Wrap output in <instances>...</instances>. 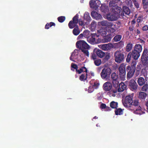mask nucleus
Instances as JSON below:
<instances>
[{
  "label": "nucleus",
  "mask_w": 148,
  "mask_h": 148,
  "mask_svg": "<svg viewBox=\"0 0 148 148\" xmlns=\"http://www.w3.org/2000/svg\"><path fill=\"white\" fill-rule=\"evenodd\" d=\"M120 0H112L109 3L110 7L112 8L114 11L106 15H104V17L105 18L110 21L116 20L119 17V16H124V13L121 11V8L116 6V4Z\"/></svg>",
  "instance_id": "1"
},
{
  "label": "nucleus",
  "mask_w": 148,
  "mask_h": 148,
  "mask_svg": "<svg viewBox=\"0 0 148 148\" xmlns=\"http://www.w3.org/2000/svg\"><path fill=\"white\" fill-rule=\"evenodd\" d=\"M77 47L82 50L85 56L88 57L89 54L88 50L89 46L84 40H81L77 41L76 43Z\"/></svg>",
  "instance_id": "2"
},
{
  "label": "nucleus",
  "mask_w": 148,
  "mask_h": 148,
  "mask_svg": "<svg viewBox=\"0 0 148 148\" xmlns=\"http://www.w3.org/2000/svg\"><path fill=\"white\" fill-rule=\"evenodd\" d=\"M112 87V84L109 82L104 83L103 86V88L105 91H110L108 94L110 97H114L115 96V94L117 92V90L116 89L111 90Z\"/></svg>",
  "instance_id": "3"
},
{
  "label": "nucleus",
  "mask_w": 148,
  "mask_h": 148,
  "mask_svg": "<svg viewBox=\"0 0 148 148\" xmlns=\"http://www.w3.org/2000/svg\"><path fill=\"white\" fill-rule=\"evenodd\" d=\"M111 73V69L109 68L106 67L102 70L100 75L102 79L108 80Z\"/></svg>",
  "instance_id": "4"
},
{
  "label": "nucleus",
  "mask_w": 148,
  "mask_h": 148,
  "mask_svg": "<svg viewBox=\"0 0 148 148\" xmlns=\"http://www.w3.org/2000/svg\"><path fill=\"white\" fill-rule=\"evenodd\" d=\"M133 95L132 94L126 97L124 100H122L123 106L126 108H129L131 104L132 103Z\"/></svg>",
  "instance_id": "5"
},
{
  "label": "nucleus",
  "mask_w": 148,
  "mask_h": 148,
  "mask_svg": "<svg viewBox=\"0 0 148 148\" xmlns=\"http://www.w3.org/2000/svg\"><path fill=\"white\" fill-rule=\"evenodd\" d=\"M125 66V64L123 63L120 65L119 68L120 78L123 80L125 79L126 77Z\"/></svg>",
  "instance_id": "6"
},
{
  "label": "nucleus",
  "mask_w": 148,
  "mask_h": 148,
  "mask_svg": "<svg viewBox=\"0 0 148 148\" xmlns=\"http://www.w3.org/2000/svg\"><path fill=\"white\" fill-rule=\"evenodd\" d=\"M114 57L115 62L118 63L121 62L124 59V55L119 51H116L115 53Z\"/></svg>",
  "instance_id": "7"
},
{
  "label": "nucleus",
  "mask_w": 148,
  "mask_h": 148,
  "mask_svg": "<svg viewBox=\"0 0 148 148\" xmlns=\"http://www.w3.org/2000/svg\"><path fill=\"white\" fill-rule=\"evenodd\" d=\"M101 4V2L99 0H91L89 2V5L91 8L97 9Z\"/></svg>",
  "instance_id": "8"
},
{
  "label": "nucleus",
  "mask_w": 148,
  "mask_h": 148,
  "mask_svg": "<svg viewBox=\"0 0 148 148\" xmlns=\"http://www.w3.org/2000/svg\"><path fill=\"white\" fill-rule=\"evenodd\" d=\"M126 69L127 71H128L127 77V79H128L133 76L135 71V68L134 67L131 68L130 66H127Z\"/></svg>",
  "instance_id": "9"
},
{
  "label": "nucleus",
  "mask_w": 148,
  "mask_h": 148,
  "mask_svg": "<svg viewBox=\"0 0 148 148\" xmlns=\"http://www.w3.org/2000/svg\"><path fill=\"white\" fill-rule=\"evenodd\" d=\"M99 47L104 51H108L112 48L113 46L111 43L99 45Z\"/></svg>",
  "instance_id": "10"
},
{
  "label": "nucleus",
  "mask_w": 148,
  "mask_h": 148,
  "mask_svg": "<svg viewBox=\"0 0 148 148\" xmlns=\"http://www.w3.org/2000/svg\"><path fill=\"white\" fill-rule=\"evenodd\" d=\"M133 110V112L136 114L141 115L145 113L140 106L132 108V110Z\"/></svg>",
  "instance_id": "11"
},
{
  "label": "nucleus",
  "mask_w": 148,
  "mask_h": 148,
  "mask_svg": "<svg viewBox=\"0 0 148 148\" xmlns=\"http://www.w3.org/2000/svg\"><path fill=\"white\" fill-rule=\"evenodd\" d=\"M79 51L77 49H75L72 53L70 59L73 62H75V60L78 57Z\"/></svg>",
  "instance_id": "12"
},
{
  "label": "nucleus",
  "mask_w": 148,
  "mask_h": 148,
  "mask_svg": "<svg viewBox=\"0 0 148 148\" xmlns=\"http://www.w3.org/2000/svg\"><path fill=\"white\" fill-rule=\"evenodd\" d=\"M111 77L113 79L112 83L114 85L116 84L118 86L119 84L118 75L116 74V73H113L111 75Z\"/></svg>",
  "instance_id": "13"
},
{
  "label": "nucleus",
  "mask_w": 148,
  "mask_h": 148,
  "mask_svg": "<svg viewBox=\"0 0 148 148\" xmlns=\"http://www.w3.org/2000/svg\"><path fill=\"white\" fill-rule=\"evenodd\" d=\"M94 53H95L100 58H102L104 56L105 53L101 50L95 48L93 50Z\"/></svg>",
  "instance_id": "14"
},
{
  "label": "nucleus",
  "mask_w": 148,
  "mask_h": 148,
  "mask_svg": "<svg viewBox=\"0 0 148 148\" xmlns=\"http://www.w3.org/2000/svg\"><path fill=\"white\" fill-rule=\"evenodd\" d=\"M117 27V26H116L115 24L110 22V23L109 24V25L108 27V28H109V30L110 32L113 33L118 28Z\"/></svg>",
  "instance_id": "15"
},
{
  "label": "nucleus",
  "mask_w": 148,
  "mask_h": 148,
  "mask_svg": "<svg viewBox=\"0 0 148 148\" xmlns=\"http://www.w3.org/2000/svg\"><path fill=\"white\" fill-rule=\"evenodd\" d=\"M129 85L131 88L133 90H136L137 88L138 85L134 79L131 80L129 83Z\"/></svg>",
  "instance_id": "16"
},
{
  "label": "nucleus",
  "mask_w": 148,
  "mask_h": 148,
  "mask_svg": "<svg viewBox=\"0 0 148 148\" xmlns=\"http://www.w3.org/2000/svg\"><path fill=\"white\" fill-rule=\"evenodd\" d=\"M91 16L92 18L96 20H98L102 18L101 15L95 11H92L91 12Z\"/></svg>",
  "instance_id": "17"
},
{
  "label": "nucleus",
  "mask_w": 148,
  "mask_h": 148,
  "mask_svg": "<svg viewBox=\"0 0 148 148\" xmlns=\"http://www.w3.org/2000/svg\"><path fill=\"white\" fill-rule=\"evenodd\" d=\"M90 84L94 88H97L99 85V82L98 80H92L90 82Z\"/></svg>",
  "instance_id": "18"
},
{
  "label": "nucleus",
  "mask_w": 148,
  "mask_h": 148,
  "mask_svg": "<svg viewBox=\"0 0 148 148\" xmlns=\"http://www.w3.org/2000/svg\"><path fill=\"white\" fill-rule=\"evenodd\" d=\"M139 105V103L138 100L137 99L134 100L133 101H132V103L131 104L130 107H129L130 109L132 110V108L138 106Z\"/></svg>",
  "instance_id": "19"
},
{
  "label": "nucleus",
  "mask_w": 148,
  "mask_h": 148,
  "mask_svg": "<svg viewBox=\"0 0 148 148\" xmlns=\"http://www.w3.org/2000/svg\"><path fill=\"white\" fill-rule=\"evenodd\" d=\"M127 86L123 82H121L119 85L118 91L119 92H123L126 88Z\"/></svg>",
  "instance_id": "20"
},
{
  "label": "nucleus",
  "mask_w": 148,
  "mask_h": 148,
  "mask_svg": "<svg viewBox=\"0 0 148 148\" xmlns=\"http://www.w3.org/2000/svg\"><path fill=\"white\" fill-rule=\"evenodd\" d=\"M98 36H99V35H97L95 34H92V37L88 39L89 42L92 44L95 43L96 42V37H97Z\"/></svg>",
  "instance_id": "21"
},
{
  "label": "nucleus",
  "mask_w": 148,
  "mask_h": 148,
  "mask_svg": "<svg viewBox=\"0 0 148 148\" xmlns=\"http://www.w3.org/2000/svg\"><path fill=\"white\" fill-rule=\"evenodd\" d=\"M90 78V77L88 76V72H85L82 74L79 77V79L81 81H84L87 78Z\"/></svg>",
  "instance_id": "22"
},
{
  "label": "nucleus",
  "mask_w": 148,
  "mask_h": 148,
  "mask_svg": "<svg viewBox=\"0 0 148 148\" xmlns=\"http://www.w3.org/2000/svg\"><path fill=\"white\" fill-rule=\"evenodd\" d=\"M131 53L132 57L135 60H137L140 56V53L134 50L132 51Z\"/></svg>",
  "instance_id": "23"
},
{
  "label": "nucleus",
  "mask_w": 148,
  "mask_h": 148,
  "mask_svg": "<svg viewBox=\"0 0 148 148\" xmlns=\"http://www.w3.org/2000/svg\"><path fill=\"white\" fill-rule=\"evenodd\" d=\"M103 37V39H102V41L103 42H107L110 41L111 38L110 34H108Z\"/></svg>",
  "instance_id": "24"
},
{
  "label": "nucleus",
  "mask_w": 148,
  "mask_h": 148,
  "mask_svg": "<svg viewBox=\"0 0 148 148\" xmlns=\"http://www.w3.org/2000/svg\"><path fill=\"white\" fill-rule=\"evenodd\" d=\"M98 34H99V35H101L103 36H104L106 35L107 33L106 30L105 29H101L99 30H98Z\"/></svg>",
  "instance_id": "25"
},
{
  "label": "nucleus",
  "mask_w": 148,
  "mask_h": 148,
  "mask_svg": "<svg viewBox=\"0 0 148 148\" xmlns=\"http://www.w3.org/2000/svg\"><path fill=\"white\" fill-rule=\"evenodd\" d=\"M141 61L143 65L145 66V67L148 66V60L146 57L144 58L143 56H142L141 58Z\"/></svg>",
  "instance_id": "26"
},
{
  "label": "nucleus",
  "mask_w": 148,
  "mask_h": 148,
  "mask_svg": "<svg viewBox=\"0 0 148 148\" xmlns=\"http://www.w3.org/2000/svg\"><path fill=\"white\" fill-rule=\"evenodd\" d=\"M142 50V46L139 44H137L134 47V50L140 53Z\"/></svg>",
  "instance_id": "27"
},
{
  "label": "nucleus",
  "mask_w": 148,
  "mask_h": 148,
  "mask_svg": "<svg viewBox=\"0 0 148 148\" xmlns=\"http://www.w3.org/2000/svg\"><path fill=\"white\" fill-rule=\"evenodd\" d=\"M147 95L146 93L142 92H140L139 93L138 97L140 99H144L146 98Z\"/></svg>",
  "instance_id": "28"
},
{
  "label": "nucleus",
  "mask_w": 148,
  "mask_h": 148,
  "mask_svg": "<svg viewBox=\"0 0 148 148\" xmlns=\"http://www.w3.org/2000/svg\"><path fill=\"white\" fill-rule=\"evenodd\" d=\"M110 22H108L106 21H102L98 23V25H102L103 26H106L108 27L109 24Z\"/></svg>",
  "instance_id": "29"
},
{
  "label": "nucleus",
  "mask_w": 148,
  "mask_h": 148,
  "mask_svg": "<svg viewBox=\"0 0 148 148\" xmlns=\"http://www.w3.org/2000/svg\"><path fill=\"white\" fill-rule=\"evenodd\" d=\"M123 12L121 10V11L127 15H129L131 11L129 8L125 6H124L123 8Z\"/></svg>",
  "instance_id": "30"
},
{
  "label": "nucleus",
  "mask_w": 148,
  "mask_h": 148,
  "mask_svg": "<svg viewBox=\"0 0 148 148\" xmlns=\"http://www.w3.org/2000/svg\"><path fill=\"white\" fill-rule=\"evenodd\" d=\"M145 82V79L142 77H139L137 81V82L140 86H143Z\"/></svg>",
  "instance_id": "31"
},
{
  "label": "nucleus",
  "mask_w": 148,
  "mask_h": 148,
  "mask_svg": "<svg viewBox=\"0 0 148 148\" xmlns=\"http://www.w3.org/2000/svg\"><path fill=\"white\" fill-rule=\"evenodd\" d=\"M84 18L85 20L87 21L88 22H89L90 21V17L88 12H85L84 14Z\"/></svg>",
  "instance_id": "32"
},
{
  "label": "nucleus",
  "mask_w": 148,
  "mask_h": 148,
  "mask_svg": "<svg viewBox=\"0 0 148 148\" xmlns=\"http://www.w3.org/2000/svg\"><path fill=\"white\" fill-rule=\"evenodd\" d=\"M77 73L78 74H80L82 72L84 73L85 72H87L86 69L85 67H82L78 70H77Z\"/></svg>",
  "instance_id": "33"
},
{
  "label": "nucleus",
  "mask_w": 148,
  "mask_h": 148,
  "mask_svg": "<svg viewBox=\"0 0 148 148\" xmlns=\"http://www.w3.org/2000/svg\"><path fill=\"white\" fill-rule=\"evenodd\" d=\"M143 8L144 9L148 11V0H143Z\"/></svg>",
  "instance_id": "34"
},
{
  "label": "nucleus",
  "mask_w": 148,
  "mask_h": 148,
  "mask_svg": "<svg viewBox=\"0 0 148 148\" xmlns=\"http://www.w3.org/2000/svg\"><path fill=\"white\" fill-rule=\"evenodd\" d=\"M101 8L102 11L105 13L107 12L108 11V7L106 6H105L104 5H102L101 6Z\"/></svg>",
  "instance_id": "35"
},
{
  "label": "nucleus",
  "mask_w": 148,
  "mask_h": 148,
  "mask_svg": "<svg viewBox=\"0 0 148 148\" xmlns=\"http://www.w3.org/2000/svg\"><path fill=\"white\" fill-rule=\"evenodd\" d=\"M73 32L75 35H77L80 33V31L78 27H76L73 30Z\"/></svg>",
  "instance_id": "36"
},
{
  "label": "nucleus",
  "mask_w": 148,
  "mask_h": 148,
  "mask_svg": "<svg viewBox=\"0 0 148 148\" xmlns=\"http://www.w3.org/2000/svg\"><path fill=\"white\" fill-rule=\"evenodd\" d=\"M96 27V23L95 21H93L91 24L90 29L91 31H93L95 29Z\"/></svg>",
  "instance_id": "37"
},
{
  "label": "nucleus",
  "mask_w": 148,
  "mask_h": 148,
  "mask_svg": "<svg viewBox=\"0 0 148 148\" xmlns=\"http://www.w3.org/2000/svg\"><path fill=\"white\" fill-rule=\"evenodd\" d=\"M132 47V43H129L127 44L126 47V51L129 52L131 50Z\"/></svg>",
  "instance_id": "38"
},
{
  "label": "nucleus",
  "mask_w": 148,
  "mask_h": 148,
  "mask_svg": "<svg viewBox=\"0 0 148 148\" xmlns=\"http://www.w3.org/2000/svg\"><path fill=\"white\" fill-rule=\"evenodd\" d=\"M77 25V24L71 21L69 23V26L70 28L72 29L75 26Z\"/></svg>",
  "instance_id": "39"
},
{
  "label": "nucleus",
  "mask_w": 148,
  "mask_h": 148,
  "mask_svg": "<svg viewBox=\"0 0 148 148\" xmlns=\"http://www.w3.org/2000/svg\"><path fill=\"white\" fill-rule=\"evenodd\" d=\"M115 112L116 114V115H120L122 114L123 113V111L120 108L116 109L115 110Z\"/></svg>",
  "instance_id": "40"
},
{
  "label": "nucleus",
  "mask_w": 148,
  "mask_h": 148,
  "mask_svg": "<svg viewBox=\"0 0 148 148\" xmlns=\"http://www.w3.org/2000/svg\"><path fill=\"white\" fill-rule=\"evenodd\" d=\"M122 36L121 35H116L114 38V40L115 42L119 41L121 40V38Z\"/></svg>",
  "instance_id": "41"
},
{
  "label": "nucleus",
  "mask_w": 148,
  "mask_h": 148,
  "mask_svg": "<svg viewBox=\"0 0 148 148\" xmlns=\"http://www.w3.org/2000/svg\"><path fill=\"white\" fill-rule=\"evenodd\" d=\"M117 103L114 101H112L110 103V106L112 108H116L117 106Z\"/></svg>",
  "instance_id": "42"
},
{
  "label": "nucleus",
  "mask_w": 148,
  "mask_h": 148,
  "mask_svg": "<svg viewBox=\"0 0 148 148\" xmlns=\"http://www.w3.org/2000/svg\"><path fill=\"white\" fill-rule=\"evenodd\" d=\"M101 63V60L100 59H97L94 61V63L97 66L100 65Z\"/></svg>",
  "instance_id": "43"
},
{
  "label": "nucleus",
  "mask_w": 148,
  "mask_h": 148,
  "mask_svg": "<svg viewBox=\"0 0 148 148\" xmlns=\"http://www.w3.org/2000/svg\"><path fill=\"white\" fill-rule=\"evenodd\" d=\"M55 24L53 22H51L49 23H47L45 26V28L47 29H48L53 25H55Z\"/></svg>",
  "instance_id": "44"
},
{
  "label": "nucleus",
  "mask_w": 148,
  "mask_h": 148,
  "mask_svg": "<svg viewBox=\"0 0 148 148\" xmlns=\"http://www.w3.org/2000/svg\"><path fill=\"white\" fill-rule=\"evenodd\" d=\"M142 90L143 91H147L148 90V84L144 85L142 88Z\"/></svg>",
  "instance_id": "45"
},
{
  "label": "nucleus",
  "mask_w": 148,
  "mask_h": 148,
  "mask_svg": "<svg viewBox=\"0 0 148 148\" xmlns=\"http://www.w3.org/2000/svg\"><path fill=\"white\" fill-rule=\"evenodd\" d=\"M83 33L84 35V36L85 37L87 38L89 36L90 32L88 30H86L84 31Z\"/></svg>",
  "instance_id": "46"
},
{
  "label": "nucleus",
  "mask_w": 148,
  "mask_h": 148,
  "mask_svg": "<svg viewBox=\"0 0 148 148\" xmlns=\"http://www.w3.org/2000/svg\"><path fill=\"white\" fill-rule=\"evenodd\" d=\"M78 16L77 15H75L73 18V22L77 24L78 22Z\"/></svg>",
  "instance_id": "47"
},
{
  "label": "nucleus",
  "mask_w": 148,
  "mask_h": 148,
  "mask_svg": "<svg viewBox=\"0 0 148 148\" xmlns=\"http://www.w3.org/2000/svg\"><path fill=\"white\" fill-rule=\"evenodd\" d=\"M131 56L132 53L130 52L128 54L126 58V61L127 62H129L130 61Z\"/></svg>",
  "instance_id": "48"
},
{
  "label": "nucleus",
  "mask_w": 148,
  "mask_h": 148,
  "mask_svg": "<svg viewBox=\"0 0 148 148\" xmlns=\"http://www.w3.org/2000/svg\"><path fill=\"white\" fill-rule=\"evenodd\" d=\"M65 19V17L63 16H60L58 18V20L61 23L63 22Z\"/></svg>",
  "instance_id": "49"
},
{
  "label": "nucleus",
  "mask_w": 148,
  "mask_h": 148,
  "mask_svg": "<svg viewBox=\"0 0 148 148\" xmlns=\"http://www.w3.org/2000/svg\"><path fill=\"white\" fill-rule=\"evenodd\" d=\"M71 69L72 70H74L73 69H76V71H77V65H76L75 64H74L73 63H72L71 65Z\"/></svg>",
  "instance_id": "50"
},
{
  "label": "nucleus",
  "mask_w": 148,
  "mask_h": 148,
  "mask_svg": "<svg viewBox=\"0 0 148 148\" xmlns=\"http://www.w3.org/2000/svg\"><path fill=\"white\" fill-rule=\"evenodd\" d=\"M94 88L91 85L88 88V92L91 93L94 90Z\"/></svg>",
  "instance_id": "51"
},
{
  "label": "nucleus",
  "mask_w": 148,
  "mask_h": 148,
  "mask_svg": "<svg viewBox=\"0 0 148 148\" xmlns=\"http://www.w3.org/2000/svg\"><path fill=\"white\" fill-rule=\"evenodd\" d=\"M106 105L104 103L102 104L100 106V108L102 109H104L106 108V109L107 110L108 108L109 109V110H110V108L109 107H106Z\"/></svg>",
  "instance_id": "52"
},
{
  "label": "nucleus",
  "mask_w": 148,
  "mask_h": 148,
  "mask_svg": "<svg viewBox=\"0 0 148 148\" xmlns=\"http://www.w3.org/2000/svg\"><path fill=\"white\" fill-rule=\"evenodd\" d=\"M136 64V62L135 61H133L132 64L131 68L134 67L135 69V66Z\"/></svg>",
  "instance_id": "53"
},
{
  "label": "nucleus",
  "mask_w": 148,
  "mask_h": 148,
  "mask_svg": "<svg viewBox=\"0 0 148 148\" xmlns=\"http://www.w3.org/2000/svg\"><path fill=\"white\" fill-rule=\"evenodd\" d=\"M97 99L99 100H101L103 98L102 95L100 93H98L97 95Z\"/></svg>",
  "instance_id": "54"
},
{
  "label": "nucleus",
  "mask_w": 148,
  "mask_h": 148,
  "mask_svg": "<svg viewBox=\"0 0 148 148\" xmlns=\"http://www.w3.org/2000/svg\"><path fill=\"white\" fill-rule=\"evenodd\" d=\"M143 30V31H147L148 30V26L145 25L143 26L142 28Z\"/></svg>",
  "instance_id": "55"
},
{
  "label": "nucleus",
  "mask_w": 148,
  "mask_h": 148,
  "mask_svg": "<svg viewBox=\"0 0 148 148\" xmlns=\"http://www.w3.org/2000/svg\"><path fill=\"white\" fill-rule=\"evenodd\" d=\"M95 53H93L91 56L93 60H95L96 58V56Z\"/></svg>",
  "instance_id": "56"
},
{
  "label": "nucleus",
  "mask_w": 148,
  "mask_h": 148,
  "mask_svg": "<svg viewBox=\"0 0 148 148\" xmlns=\"http://www.w3.org/2000/svg\"><path fill=\"white\" fill-rule=\"evenodd\" d=\"M84 36V35L83 34H83H80L78 37H77V39H79L80 38H82L83 36Z\"/></svg>",
  "instance_id": "57"
},
{
  "label": "nucleus",
  "mask_w": 148,
  "mask_h": 148,
  "mask_svg": "<svg viewBox=\"0 0 148 148\" xmlns=\"http://www.w3.org/2000/svg\"><path fill=\"white\" fill-rule=\"evenodd\" d=\"M88 76L89 77H90L91 76H94V73L92 72H90V73H88Z\"/></svg>",
  "instance_id": "58"
},
{
  "label": "nucleus",
  "mask_w": 148,
  "mask_h": 148,
  "mask_svg": "<svg viewBox=\"0 0 148 148\" xmlns=\"http://www.w3.org/2000/svg\"><path fill=\"white\" fill-rule=\"evenodd\" d=\"M79 25H83L84 24V23L82 21L79 20Z\"/></svg>",
  "instance_id": "59"
},
{
  "label": "nucleus",
  "mask_w": 148,
  "mask_h": 148,
  "mask_svg": "<svg viewBox=\"0 0 148 148\" xmlns=\"http://www.w3.org/2000/svg\"><path fill=\"white\" fill-rule=\"evenodd\" d=\"M142 19V17L141 16L139 17L137 20V21L138 23H139L140 22L141 20Z\"/></svg>",
  "instance_id": "60"
},
{
  "label": "nucleus",
  "mask_w": 148,
  "mask_h": 148,
  "mask_svg": "<svg viewBox=\"0 0 148 148\" xmlns=\"http://www.w3.org/2000/svg\"><path fill=\"white\" fill-rule=\"evenodd\" d=\"M134 4L136 8H138L139 7V5L138 3L135 2L134 3Z\"/></svg>",
  "instance_id": "61"
},
{
  "label": "nucleus",
  "mask_w": 148,
  "mask_h": 148,
  "mask_svg": "<svg viewBox=\"0 0 148 148\" xmlns=\"http://www.w3.org/2000/svg\"><path fill=\"white\" fill-rule=\"evenodd\" d=\"M146 105L147 106V109H148V101L146 103Z\"/></svg>",
  "instance_id": "62"
},
{
  "label": "nucleus",
  "mask_w": 148,
  "mask_h": 148,
  "mask_svg": "<svg viewBox=\"0 0 148 148\" xmlns=\"http://www.w3.org/2000/svg\"><path fill=\"white\" fill-rule=\"evenodd\" d=\"M135 22H136V21H135V20H133L132 21V24H134V23H135Z\"/></svg>",
  "instance_id": "63"
},
{
  "label": "nucleus",
  "mask_w": 148,
  "mask_h": 148,
  "mask_svg": "<svg viewBox=\"0 0 148 148\" xmlns=\"http://www.w3.org/2000/svg\"><path fill=\"white\" fill-rule=\"evenodd\" d=\"M137 33L138 34H139L140 33V31L138 30L137 29Z\"/></svg>",
  "instance_id": "64"
}]
</instances>
